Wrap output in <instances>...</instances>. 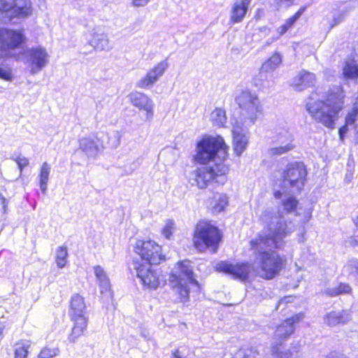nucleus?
I'll return each instance as SVG.
<instances>
[{
    "instance_id": "6ab92c4d",
    "label": "nucleus",
    "mask_w": 358,
    "mask_h": 358,
    "mask_svg": "<svg viewBox=\"0 0 358 358\" xmlns=\"http://www.w3.org/2000/svg\"><path fill=\"white\" fill-rule=\"evenodd\" d=\"M79 148L87 156L96 157L102 151L104 146L98 136H90L80 139Z\"/></svg>"
},
{
    "instance_id": "2eb2a0df",
    "label": "nucleus",
    "mask_w": 358,
    "mask_h": 358,
    "mask_svg": "<svg viewBox=\"0 0 358 358\" xmlns=\"http://www.w3.org/2000/svg\"><path fill=\"white\" fill-rule=\"evenodd\" d=\"M133 267L136 271L137 277L145 286L150 289H156L159 285V275L152 266L143 264L138 259L133 260Z\"/></svg>"
},
{
    "instance_id": "4c0bfd02",
    "label": "nucleus",
    "mask_w": 358,
    "mask_h": 358,
    "mask_svg": "<svg viewBox=\"0 0 358 358\" xmlns=\"http://www.w3.org/2000/svg\"><path fill=\"white\" fill-rule=\"evenodd\" d=\"M257 355L255 348H241L236 354L237 358H255Z\"/></svg>"
},
{
    "instance_id": "ea45409f",
    "label": "nucleus",
    "mask_w": 358,
    "mask_h": 358,
    "mask_svg": "<svg viewBox=\"0 0 358 358\" xmlns=\"http://www.w3.org/2000/svg\"><path fill=\"white\" fill-rule=\"evenodd\" d=\"M0 78L6 81L13 79L12 70L6 66L0 65Z\"/></svg>"
},
{
    "instance_id": "f257e3e1",
    "label": "nucleus",
    "mask_w": 358,
    "mask_h": 358,
    "mask_svg": "<svg viewBox=\"0 0 358 358\" xmlns=\"http://www.w3.org/2000/svg\"><path fill=\"white\" fill-rule=\"evenodd\" d=\"M259 220L263 230L250 241L255 251L256 262L266 279L273 278L283 268L285 260L273 248L280 249L284 244L283 239L295 229L294 224L287 221L273 208L262 211Z\"/></svg>"
},
{
    "instance_id": "f3484780",
    "label": "nucleus",
    "mask_w": 358,
    "mask_h": 358,
    "mask_svg": "<svg viewBox=\"0 0 358 358\" xmlns=\"http://www.w3.org/2000/svg\"><path fill=\"white\" fill-rule=\"evenodd\" d=\"M85 36L87 43L94 50H109L112 48L107 34L101 27H94Z\"/></svg>"
},
{
    "instance_id": "4d7b16f0",
    "label": "nucleus",
    "mask_w": 358,
    "mask_h": 358,
    "mask_svg": "<svg viewBox=\"0 0 358 358\" xmlns=\"http://www.w3.org/2000/svg\"><path fill=\"white\" fill-rule=\"evenodd\" d=\"M273 41V40L269 39V40L266 42V45H270Z\"/></svg>"
},
{
    "instance_id": "72a5a7b5",
    "label": "nucleus",
    "mask_w": 358,
    "mask_h": 358,
    "mask_svg": "<svg viewBox=\"0 0 358 358\" xmlns=\"http://www.w3.org/2000/svg\"><path fill=\"white\" fill-rule=\"evenodd\" d=\"M124 134V132L122 129L110 131L108 134V146L110 148H117L120 145L121 138Z\"/></svg>"
},
{
    "instance_id": "5701e85b",
    "label": "nucleus",
    "mask_w": 358,
    "mask_h": 358,
    "mask_svg": "<svg viewBox=\"0 0 358 358\" xmlns=\"http://www.w3.org/2000/svg\"><path fill=\"white\" fill-rule=\"evenodd\" d=\"M315 81L316 78L315 74L308 71H301L292 79L291 85L295 90L300 92L307 87L313 86Z\"/></svg>"
},
{
    "instance_id": "f8f14e48",
    "label": "nucleus",
    "mask_w": 358,
    "mask_h": 358,
    "mask_svg": "<svg viewBox=\"0 0 358 358\" xmlns=\"http://www.w3.org/2000/svg\"><path fill=\"white\" fill-rule=\"evenodd\" d=\"M134 252L137 257L133 260L138 259L143 264L157 265L164 259L161 246L150 240H137L134 245Z\"/></svg>"
},
{
    "instance_id": "de8ad7c7",
    "label": "nucleus",
    "mask_w": 358,
    "mask_h": 358,
    "mask_svg": "<svg viewBox=\"0 0 358 358\" xmlns=\"http://www.w3.org/2000/svg\"><path fill=\"white\" fill-rule=\"evenodd\" d=\"M279 7H289L294 0H275Z\"/></svg>"
},
{
    "instance_id": "6e6d98bb",
    "label": "nucleus",
    "mask_w": 358,
    "mask_h": 358,
    "mask_svg": "<svg viewBox=\"0 0 358 358\" xmlns=\"http://www.w3.org/2000/svg\"><path fill=\"white\" fill-rule=\"evenodd\" d=\"M354 107L358 109V96L356 98L355 102L354 103Z\"/></svg>"
},
{
    "instance_id": "393cba45",
    "label": "nucleus",
    "mask_w": 358,
    "mask_h": 358,
    "mask_svg": "<svg viewBox=\"0 0 358 358\" xmlns=\"http://www.w3.org/2000/svg\"><path fill=\"white\" fill-rule=\"evenodd\" d=\"M349 319V315L345 311H331L325 315L324 320L328 326L334 327L345 324Z\"/></svg>"
},
{
    "instance_id": "f03ea898",
    "label": "nucleus",
    "mask_w": 358,
    "mask_h": 358,
    "mask_svg": "<svg viewBox=\"0 0 358 358\" xmlns=\"http://www.w3.org/2000/svg\"><path fill=\"white\" fill-rule=\"evenodd\" d=\"M229 147L222 136H208L197 143L196 162L206 164L214 161L213 166L203 165L189 174V182L199 189L206 188L212 182L224 184L227 168L221 164L227 156Z\"/></svg>"
},
{
    "instance_id": "dca6fc26",
    "label": "nucleus",
    "mask_w": 358,
    "mask_h": 358,
    "mask_svg": "<svg viewBox=\"0 0 358 358\" xmlns=\"http://www.w3.org/2000/svg\"><path fill=\"white\" fill-rule=\"evenodd\" d=\"M168 67L169 62L167 59L160 62L137 82L136 86L141 89L152 87L159 78L163 76Z\"/></svg>"
},
{
    "instance_id": "b1692460",
    "label": "nucleus",
    "mask_w": 358,
    "mask_h": 358,
    "mask_svg": "<svg viewBox=\"0 0 358 358\" xmlns=\"http://www.w3.org/2000/svg\"><path fill=\"white\" fill-rule=\"evenodd\" d=\"M94 273L98 281L101 294L110 296V280L103 268L101 266H96L94 267Z\"/></svg>"
},
{
    "instance_id": "5fc2aeb1",
    "label": "nucleus",
    "mask_w": 358,
    "mask_h": 358,
    "mask_svg": "<svg viewBox=\"0 0 358 358\" xmlns=\"http://www.w3.org/2000/svg\"><path fill=\"white\" fill-rule=\"evenodd\" d=\"M282 195V193L280 192V191H276L275 193H274V196L276 199H279L280 198Z\"/></svg>"
},
{
    "instance_id": "864d4df0",
    "label": "nucleus",
    "mask_w": 358,
    "mask_h": 358,
    "mask_svg": "<svg viewBox=\"0 0 358 358\" xmlns=\"http://www.w3.org/2000/svg\"><path fill=\"white\" fill-rule=\"evenodd\" d=\"M355 141L356 143L358 144V124L355 125Z\"/></svg>"
},
{
    "instance_id": "79ce46f5",
    "label": "nucleus",
    "mask_w": 358,
    "mask_h": 358,
    "mask_svg": "<svg viewBox=\"0 0 358 358\" xmlns=\"http://www.w3.org/2000/svg\"><path fill=\"white\" fill-rule=\"evenodd\" d=\"M58 353L57 349L43 348L38 358H52L56 356Z\"/></svg>"
},
{
    "instance_id": "4be33fe9",
    "label": "nucleus",
    "mask_w": 358,
    "mask_h": 358,
    "mask_svg": "<svg viewBox=\"0 0 358 358\" xmlns=\"http://www.w3.org/2000/svg\"><path fill=\"white\" fill-rule=\"evenodd\" d=\"M252 0H237L231 6L230 21L233 24L241 22L248 12Z\"/></svg>"
},
{
    "instance_id": "c756f323",
    "label": "nucleus",
    "mask_w": 358,
    "mask_h": 358,
    "mask_svg": "<svg viewBox=\"0 0 358 358\" xmlns=\"http://www.w3.org/2000/svg\"><path fill=\"white\" fill-rule=\"evenodd\" d=\"M352 289L348 284L340 283L338 285L327 287L324 290V294L334 297L342 294H348L351 292Z\"/></svg>"
},
{
    "instance_id": "20e7f679",
    "label": "nucleus",
    "mask_w": 358,
    "mask_h": 358,
    "mask_svg": "<svg viewBox=\"0 0 358 358\" xmlns=\"http://www.w3.org/2000/svg\"><path fill=\"white\" fill-rule=\"evenodd\" d=\"M303 317L302 313H298L277 327L271 341V358H294L296 356L299 352V346L282 350L283 345L294 333L295 324L299 323Z\"/></svg>"
},
{
    "instance_id": "3c124183",
    "label": "nucleus",
    "mask_w": 358,
    "mask_h": 358,
    "mask_svg": "<svg viewBox=\"0 0 358 358\" xmlns=\"http://www.w3.org/2000/svg\"><path fill=\"white\" fill-rule=\"evenodd\" d=\"M172 358H185L179 350H176L172 352Z\"/></svg>"
},
{
    "instance_id": "9d476101",
    "label": "nucleus",
    "mask_w": 358,
    "mask_h": 358,
    "mask_svg": "<svg viewBox=\"0 0 358 358\" xmlns=\"http://www.w3.org/2000/svg\"><path fill=\"white\" fill-rule=\"evenodd\" d=\"M31 13L30 0H0V24L26 18Z\"/></svg>"
},
{
    "instance_id": "412c9836",
    "label": "nucleus",
    "mask_w": 358,
    "mask_h": 358,
    "mask_svg": "<svg viewBox=\"0 0 358 358\" xmlns=\"http://www.w3.org/2000/svg\"><path fill=\"white\" fill-rule=\"evenodd\" d=\"M232 134L234 153L237 156H241L247 148L248 136L246 131L238 126H234Z\"/></svg>"
},
{
    "instance_id": "9b49d317",
    "label": "nucleus",
    "mask_w": 358,
    "mask_h": 358,
    "mask_svg": "<svg viewBox=\"0 0 358 358\" xmlns=\"http://www.w3.org/2000/svg\"><path fill=\"white\" fill-rule=\"evenodd\" d=\"M307 170L303 162L289 164L282 175V187L289 189L292 193H299L303 189L306 182Z\"/></svg>"
},
{
    "instance_id": "e433bc0d",
    "label": "nucleus",
    "mask_w": 358,
    "mask_h": 358,
    "mask_svg": "<svg viewBox=\"0 0 358 358\" xmlns=\"http://www.w3.org/2000/svg\"><path fill=\"white\" fill-rule=\"evenodd\" d=\"M343 75L348 78H358V66L346 63L343 68Z\"/></svg>"
},
{
    "instance_id": "a18cd8bd",
    "label": "nucleus",
    "mask_w": 358,
    "mask_h": 358,
    "mask_svg": "<svg viewBox=\"0 0 358 358\" xmlns=\"http://www.w3.org/2000/svg\"><path fill=\"white\" fill-rule=\"evenodd\" d=\"M344 17L345 15L343 13H338L336 15H335L333 18V23L331 24V28L334 27L335 26L340 24L341 22H343Z\"/></svg>"
},
{
    "instance_id": "c9c22d12",
    "label": "nucleus",
    "mask_w": 358,
    "mask_h": 358,
    "mask_svg": "<svg viewBox=\"0 0 358 358\" xmlns=\"http://www.w3.org/2000/svg\"><path fill=\"white\" fill-rule=\"evenodd\" d=\"M68 256L67 249L66 247L60 246L57 250L56 262L59 268L64 267L66 263V257Z\"/></svg>"
},
{
    "instance_id": "a211bd4d",
    "label": "nucleus",
    "mask_w": 358,
    "mask_h": 358,
    "mask_svg": "<svg viewBox=\"0 0 358 358\" xmlns=\"http://www.w3.org/2000/svg\"><path fill=\"white\" fill-rule=\"evenodd\" d=\"M278 141L279 145L270 148L268 149L267 153L270 157H279L285 155L295 148L293 144L294 136L289 131H284L278 134Z\"/></svg>"
},
{
    "instance_id": "c03bdc74",
    "label": "nucleus",
    "mask_w": 358,
    "mask_h": 358,
    "mask_svg": "<svg viewBox=\"0 0 358 358\" xmlns=\"http://www.w3.org/2000/svg\"><path fill=\"white\" fill-rule=\"evenodd\" d=\"M140 165V162L138 159L134 160L130 164H127L124 168V175L129 176L131 175Z\"/></svg>"
},
{
    "instance_id": "c85d7f7f",
    "label": "nucleus",
    "mask_w": 358,
    "mask_h": 358,
    "mask_svg": "<svg viewBox=\"0 0 358 358\" xmlns=\"http://www.w3.org/2000/svg\"><path fill=\"white\" fill-rule=\"evenodd\" d=\"M306 8L305 6L301 7L299 10L292 17H289L285 22L278 29L279 36L283 35L287 31L292 27L296 21L304 13Z\"/></svg>"
},
{
    "instance_id": "1a4fd4ad",
    "label": "nucleus",
    "mask_w": 358,
    "mask_h": 358,
    "mask_svg": "<svg viewBox=\"0 0 358 358\" xmlns=\"http://www.w3.org/2000/svg\"><path fill=\"white\" fill-rule=\"evenodd\" d=\"M222 239L220 230L208 222H200L197 224L194 232V243L199 250L211 248L215 252Z\"/></svg>"
},
{
    "instance_id": "09e8293b",
    "label": "nucleus",
    "mask_w": 358,
    "mask_h": 358,
    "mask_svg": "<svg viewBox=\"0 0 358 358\" xmlns=\"http://www.w3.org/2000/svg\"><path fill=\"white\" fill-rule=\"evenodd\" d=\"M150 0H133V3L135 6H145L148 3Z\"/></svg>"
},
{
    "instance_id": "473e14b6",
    "label": "nucleus",
    "mask_w": 358,
    "mask_h": 358,
    "mask_svg": "<svg viewBox=\"0 0 358 358\" xmlns=\"http://www.w3.org/2000/svg\"><path fill=\"white\" fill-rule=\"evenodd\" d=\"M31 344L29 341H22L15 345L14 358H27Z\"/></svg>"
},
{
    "instance_id": "6e6552de",
    "label": "nucleus",
    "mask_w": 358,
    "mask_h": 358,
    "mask_svg": "<svg viewBox=\"0 0 358 358\" xmlns=\"http://www.w3.org/2000/svg\"><path fill=\"white\" fill-rule=\"evenodd\" d=\"M69 314L74 322L69 340L75 342L83 334L87 325L86 306L80 295L75 294L71 296Z\"/></svg>"
},
{
    "instance_id": "37998d69",
    "label": "nucleus",
    "mask_w": 358,
    "mask_h": 358,
    "mask_svg": "<svg viewBox=\"0 0 358 358\" xmlns=\"http://www.w3.org/2000/svg\"><path fill=\"white\" fill-rule=\"evenodd\" d=\"M173 229L174 222L172 220H168L162 230V234L166 238L169 239L172 235Z\"/></svg>"
},
{
    "instance_id": "aec40b11",
    "label": "nucleus",
    "mask_w": 358,
    "mask_h": 358,
    "mask_svg": "<svg viewBox=\"0 0 358 358\" xmlns=\"http://www.w3.org/2000/svg\"><path fill=\"white\" fill-rule=\"evenodd\" d=\"M133 106L146 111V120H151L153 117V102L144 93L133 92L128 95Z\"/></svg>"
},
{
    "instance_id": "a878e982",
    "label": "nucleus",
    "mask_w": 358,
    "mask_h": 358,
    "mask_svg": "<svg viewBox=\"0 0 358 358\" xmlns=\"http://www.w3.org/2000/svg\"><path fill=\"white\" fill-rule=\"evenodd\" d=\"M228 203V197L226 194L222 193L215 194L211 203L213 213L217 214L223 211Z\"/></svg>"
},
{
    "instance_id": "423d86ee",
    "label": "nucleus",
    "mask_w": 358,
    "mask_h": 358,
    "mask_svg": "<svg viewBox=\"0 0 358 358\" xmlns=\"http://www.w3.org/2000/svg\"><path fill=\"white\" fill-rule=\"evenodd\" d=\"M235 101L241 109V116L248 124H254L263 115L264 108L258 96L248 90H242L238 94Z\"/></svg>"
},
{
    "instance_id": "a19ab883",
    "label": "nucleus",
    "mask_w": 358,
    "mask_h": 358,
    "mask_svg": "<svg viewBox=\"0 0 358 358\" xmlns=\"http://www.w3.org/2000/svg\"><path fill=\"white\" fill-rule=\"evenodd\" d=\"M358 115V109L355 107H353L352 111L350 112L345 117V124L346 126L352 125L355 124L357 116Z\"/></svg>"
},
{
    "instance_id": "7c9ffc66",
    "label": "nucleus",
    "mask_w": 358,
    "mask_h": 358,
    "mask_svg": "<svg viewBox=\"0 0 358 358\" xmlns=\"http://www.w3.org/2000/svg\"><path fill=\"white\" fill-rule=\"evenodd\" d=\"M225 110L222 108H216L210 114V120L215 126L224 127L227 123Z\"/></svg>"
},
{
    "instance_id": "ddd939ff",
    "label": "nucleus",
    "mask_w": 358,
    "mask_h": 358,
    "mask_svg": "<svg viewBox=\"0 0 358 358\" xmlns=\"http://www.w3.org/2000/svg\"><path fill=\"white\" fill-rule=\"evenodd\" d=\"M24 55L33 75L41 71L49 62L50 55L46 49L41 46L27 49Z\"/></svg>"
},
{
    "instance_id": "49530a36",
    "label": "nucleus",
    "mask_w": 358,
    "mask_h": 358,
    "mask_svg": "<svg viewBox=\"0 0 358 358\" xmlns=\"http://www.w3.org/2000/svg\"><path fill=\"white\" fill-rule=\"evenodd\" d=\"M0 202L2 206V212L3 214H6L7 213L8 201L2 195V194H0Z\"/></svg>"
},
{
    "instance_id": "4468645a",
    "label": "nucleus",
    "mask_w": 358,
    "mask_h": 358,
    "mask_svg": "<svg viewBox=\"0 0 358 358\" xmlns=\"http://www.w3.org/2000/svg\"><path fill=\"white\" fill-rule=\"evenodd\" d=\"M215 269L218 272L229 274L235 279L245 281L249 278L252 267L248 263L234 264L228 261H221L216 264Z\"/></svg>"
},
{
    "instance_id": "f704fd0d",
    "label": "nucleus",
    "mask_w": 358,
    "mask_h": 358,
    "mask_svg": "<svg viewBox=\"0 0 358 358\" xmlns=\"http://www.w3.org/2000/svg\"><path fill=\"white\" fill-rule=\"evenodd\" d=\"M299 201L294 196H286L282 199V206L284 210L288 213H294L296 210Z\"/></svg>"
},
{
    "instance_id": "13d9d810",
    "label": "nucleus",
    "mask_w": 358,
    "mask_h": 358,
    "mask_svg": "<svg viewBox=\"0 0 358 358\" xmlns=\"http://www.w3.org/2000/svg\"><path fill=\"white\" fill-rule=\"evenodd\" d=\"M355 224H356L357 227H358V217H357V222H355Z\"/></svg>"
},
{
    "instance_id": "603ef678",
    "label": "nucleus",
    "mask_w": 358,
    "mask_h": 358,
    "mask_svg": "<svg viewBox=\"0 0 358 358\" xmlns=\"http://www.w3.org/2000/svg\"><path fill=\"white\" fill-rule=\"evenodd\" d=\"M345 131H346V128H345V127H342V128H341V129H339V134H340V137H341V138H343V134H344V133H345Z\"/></svg>"
},
{
    "instance_id": "bb28decb",
    "label": "nucleus",
    "mask_w": 358,
    "mask_h": 358,
    "mask_svg": "<svg viewBox=\"0 0 358 358\" xmlns=\"http://www.w3.org/2000/svg\"><path fill=\"white\" fill-rule=\"evenodd\" d=\"M50 170V165L46 162H43L40 169L38 178L40 189L44 194H46L48 189V182L49 180Z\"/></svg>"
},
{
    "instance_id": "7ed1b4c3",
    "label": "nucleus",
    "mask_w": 358,
    "mask_h": 358,
    "mask_svg": "<svg viewBox=\"0 0 358 358\" xmlns=\"http://www.w3.org/2000/svg\"><path fill=\"white\" fill-rule=\"evenodd\" d=\"M344 97L342 87L334 86L328 91L324 99L314 101L310 97L306 103V110L315 121L333 129L338 113L343 106Z\"/></svg>"
},
{
    "instance_id": "39448f33",
    "label": "nucleus",
    "mask_w": 358,
    "mask_h": 358,
    "mask_svg": "<svg viewBox=\"0 0 358 358\" xmlns=\"http://www.w3.org/2000/svg\"><path fill=\"white\" fill-rule=\"evenodd\" d=\"M169 284L179 295L182 302L189 299L190 286L199 289L198 281L194 278L193 268L189 261L179 262L172 269Z\"/></svg>"
},
{
    "instance_id": "2f4dec72",
    "label": "nucleus",
    "mask_w": 358,
    "mask_h": 358,
    "mask_svg": "<svg viewBox=\"0 0 358 358\" xmlns=\"http://www.w3.org/2000/svg\"><path fill=\"white\" fill-rule=\"evenodd\" d=\"M343 273L349 278L358 279V260L355 259L349 260L344 266Z\"/></svg>"
},
{
    "instance_id": "58836bf2",
    "label": "nucleus",
    "mask_w": 358,
    "mask_h": 358,
    "mask_svg": "<svg viewBox=\"0 0 358 358\" xmlns=\"http://www.w3.org/2000/svg\"><path fill=\"white\" fill-rule=\"evenodd\" d=\"M10 159L17 163L20 171L19 177H20L24 168L29 165V159L25 157L15 155H12Z\"/></svg>"
},
{
    "instance_id": "cd10ccee",
    "label": "nucleus",
    "mask_w": 358,
    "mask_h": 358,
    "mask_svg": "<svg viewBox=\"0 0 358 358\" xmlns=\"http://www.w3.org/2000/svg\"><path fill=\"white\" fill-rule=\"evenodd\" d=\"M281 55L275 52L267 61H266L262 66L260 76H263V72H268L274 71L281 63Z\"/></svg>"
},
{
    "instance_id": "8fccbe9b",
    "label": "nucleus",
    "mask_w": 358,
    "mask_h": 358,
    "mask_svg": "<svg viewBox=\"0 0 358 358\" xmlns=\"http://www.w3.org/2000/svg\"><path fill=\"white\" fill-rule=\"evenodd\" d=\"M327 358H346V357L336 352H331L327 356Z\"/></svg>"
},
{
    "instance_id": "0eeeda50",
    "label": "nucleus",
    "mask_w": 358,
    "mask_h": 358,
    "mask_svg": "<svg viewBox=\"0 0 358 358\" xmlns=\"http://www.w3.org/2000/svg\"><path fill=\"white\" fill-rule=\"evenodd\" d=\"M25 41L22 29L0 28V58H15Z\"/></svg>"
}]
</instances>
